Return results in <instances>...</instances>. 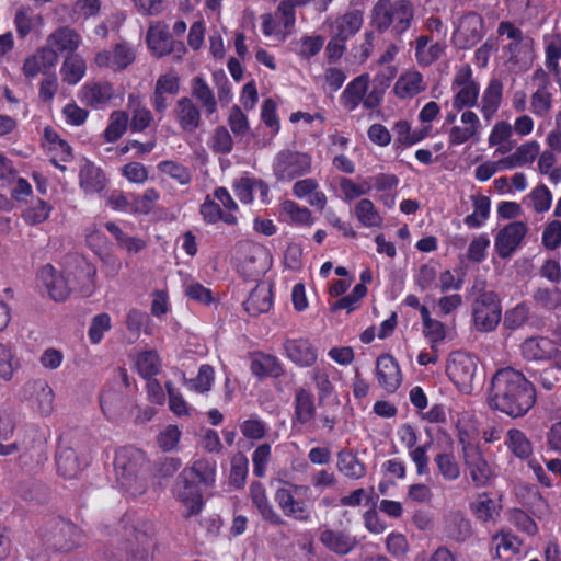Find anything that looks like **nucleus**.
I'll return each instance as SVG.
<instances>
[{
	"instance_id": "1",
	"label": "nucleus",
	"mask_w": 561,
	"mask_h": 561,
	"mask_svg": "<svg viewBox=\"0 0 561 561\" xmlns=\"http://www.w3.org/2000/svg\"><path fill=\"white\" fill-rule=\"evenodd\" d=\"M535 389L525 376L511 368L499 369L491 380L490 407L510 416L525 415L535 403Z\"/></svg>"
},
{
	"instance_id": "2",
	"label": "nucleus",
	"mask_w": 561,
	"mask_h": 561,
	"mask_svg": "<svg viewBox=\"0 0 561 561\" xmlns=\"http://www.w3.org/2000/svg\"><path fill=\"white\" fill-rule=\"evenodd\" d=\"M396 76V69L389 67L385 72L378 73L369 89V76L363 73L354 78L340 96L341 105L348 112L355 111L360 103L367 110L378 107L385 95L386 89Z\"/></svg>"
},
{
	"instance_id": "3",
	"label": "nucleus",
	"mask_w": 561,
	"mask_h": 561,
	"mask_svg": "<svg viewBox=\"0 0 561 561\" xmlns=\"http://www.w3.org/2000/svg\"><path fill=\"white\" fill-rule=\"evenodd\" d=\"M414 19L409 0H378L370 12V23L379 32L390 31L396 37L405 33Z\"/></svg>"
},
{
	"instance_id": "4",
	"label": "nucleus",
	"mask_w": 561,
	"mask_h": 561,
	"mask_svg": "<svg viewBox=\"0 0 561 561\" xmlns=\"http://www.w3.org/2000/svg\"><path fill=\"white\" fill-rule=\"evenodd\" d=\"M146 465V456L140 449L133 446L119 448L114 459L117 481L123 488L141 493L144 484L140 480Z\"/></svg>"
},
{
	"instance_id": "5",
	"label": "nucleus",
	"mask_w": 561,
	"mask_h": 561,
	"mask_svg": "<svg viewBox=\"0 0 561 561\" xmlns=\"http://www.w3.org/2000/svg\"><path fill=\"white\" fill-rule=\"evenodd\" d=\"M272 168L278 181L291 182L311 172L312 158L306 152L283 149L274 157Z\"/></svg>"
},
{
	"instance_id": "6",
	"label": "nucleus",
	"mask_w": 561,
	"mask_h": 561,
	"mask_svg": "<svg viewBox=\"0 0 561 561\" xmlns=\"http://www.w3.org/2000/svg\"><path fill=\"white\" fill-rule=\"evenodd\" d=\"M81 530L71 522L58 518L43 535V541L48 549L67 553L83 543Z\"/></svg>"
},
{
	"instance_id": "7",
	"label": "nucleus",
	"mask_w": 561,
	"mask_h": 561,
	"mask_svg": "<svg viewBox=\"0 0 561 561\" xmlns=\"http://www.w3.org/2000/svg\"><path fill=\"white\" fill-rule=\"evenodd\" d=\"M502 308L494 291L482 290L472 304L473 323L480 332H492L501 321Z\"/></svg>"
},
{
	"instance_id": "8",
	"label": "nucleus",
	"mask_w": 561,
	"mask_h": 561,
	"mask_svg": "<svg viewBox=\"0 0 561 561\" xmlns=\"http://www.w3.org/2000/svg\"><path fill=\"white\" fill-rule=\"evenodd\" d=\"M478 370V359L466 352L456 351L449 356L446 371L450 380L463 392H470Z\"/></svg>"
},
{
	"instance_id": "9",
	"label": "nucleus",
	"mask_w": 561,
	"mask_h": 561,
	"mask_svg": "<svg viewBox=\"0 0 561 561\" xmlns=\"http://www.w3.org/2000/svg\"><path fill=\"white\" fill-rule=\"evenodd\" d=\"M311 0H283L279 2L276 9V16L280 15L282 23H277L271 13L263 14L262 19V31L266 36L275 35L278 38H285V36L291 33L296 22V5H305L310 3Z\"/></svg>"
},
{
	"instance_id": "10",
	"label": "nucleus",
	"mask_w": 561,
	"mask_h": 561,
	"mask_svg": "<svg viewBox=\"0 0 561 561\" xmlns=\"http://www.w3.org/2000/svg\"><path fill=\"white\" fill-rule=\"evenodd\" d=\"M14 426L15 423L12 412L5 409H0V455L5 456L18 449H22L24 453L20 455V460L23 465L27 466L30 463L26 459L28 454L32 461L35 460L36 462H39L42 443L38 442L37 444H32V446L26 444L19 446L18 443L3 444V442L8 440L13 434Z\"/></svg>"
},
{
	"instance_id": "11",
	"label": "nucleus",
	"mask_w": 561,
	"mask_h": 561,
	"mask_svg": "<svg viewBox=\"0 0 561 561\" xmlns=\"http://www.w3.org/2000/svg\"><path fill=\"white\" fill-rule=\"evenodd\" d=\"M173 495L182 505V515L186 518L199 514L204 506L203 494L198 484L182 471L174 483Z\"/></svg>"
},
{
	"instance_id": "12",
	"label": "nucleus",
	"mask_w": 561,
	"mask_h": 561,
	"mask_svg": "<svg viewBox=\"0 0 561 561\" xmlns=\"http://www.w3.org/2000/svg\"><path fill=\"white\" fill-rule=\"evenodd\" d=\"M451 88L455 91L453 105L456 110L477 105L480 87L473 80V72L469 65L457 69Z\"/></svg>"
},
{
	"instance_id": "13",
	"label": "nucleus",
	"mask_w": 561,
	"mask_h": 561,
	"mask_svg": "<svg viewBox=\"0 0 561 561\" xmlns=\"http://www.w3.org/2000/svg\"><path fill=\"white\" fill-rule=\"evenodd\" d=\"M484 36V22L480 14L468 12L459 18L453 34V42L459 49H469Z\"/></svg>"
},
{
	"instance_id": "14",
	"label": "nucleus",
	"mask_w": 561,
	"mask_h": 561,
	"mask_svg": "<svg viewBox=\"0 0 561 561\" xmlns=\"http://www.w3.org/2000/svg\"><path fill=\"white\" fill-rule=\"evenodd\" d=\"M462 459L473 484L477 488L485 486L493 476V470L481 449L477 445L465 444Z\"/></svg>"
},
{
	"instance_id": "15",
	"label": "nucleus",
	"mask_w": 561,
	"mask_h": 561,
	"mask_svg": "<svg viewBox=\"0 0 561 561\" xmlns=\"http://www.w3.org/2000/svg\"><path fill=\"white\" fill-rule=\"evenodd\" d=\"M520 351L527 360H550L553 367L561 370V351L548 337H529L522 343Z\"/></svg>"
},
{
	"instance_id": "16",
	"label": "nucleus",
	"mask_w": 561,
	"mask_h": 561,
	"mask_svg": "<svg viewBox=\"0 0 561 561\" xmlns=\"http://www.w3.org/2000/svg\"><path fill=\"white\" fill-rule=\"evenodd\" d=\"M24 398L41 416H48L54 410V392L46 380L28 381L24 387Z\"/></svg>"
},
{
	"instance_id": "17",
	"label": "nucleus",
	"mask_w": 561,
	"mask_h": 561,
	"mask_svg": "<svg viewBox=\"0 0 561 561\" xmlns=\"http://www.w3.org/2000/svg\"><path fill=\"white\" fill-rule=\"evenodd\" d=\"M136 54L131 45L126 42L116 44L111 49H103L94 57L99 68H110L119 71L127 68L135 60Z\"/></svg>"
},
{
	"instance_id": "18",
	"label": "nucleus",
	"mask_w": 561,
	"mask_h": 561,
	"mask_svg": "<svg viewBox=\"0 0 561 561\" xmlns=\"http://www.w3.org/2000/svg\"><path fill=\"white\" fill-rule=\"evenodd\" d=\"M528 231L523 221H514L501 229L494 241L495 250L500 257L510 259L520 245Z\"/></svg>"
},
{
	"instance_id": "19",
	"label": "nucleus",
	"mask_w": 561,
	"mask_h": 561,
	"mask_svg": "<svg viewBox=\"0 0 561 561\" xmlns=\"http://www.w3.org/2000/svg\"><path fill=\"white\" fill-rule=\"evenodd\" d=\"M319 541L324 548L337 556L351 553L358 541L347 529H333L328 526L320 528Z\"/></svg>"
},
{
	"instance_id": "20",
	"label": "nucleus",
	"mask_w": 561,
	"mask_h": 561,
	"mask_svg": "<svg viewBox=\"0 0 561 561\" xmlns=\"http://www.w3.org/2000/svg\"><path fill=\"white\" fill-rule=\"evenodd\" d=\"M284 350L288 359L301 368L312 367L318 360V350L307 337L286 339Z\"/></svg>"
},
{
	"instance_id": "21",
	"label": "nucleus",
	"mask_w": 561,
	"mask_h": 561,
	"mask_svg": "<svg viewBox=\"0 0 561 561\" xmlns=\"http://www.w3.org/2000/svg\"><path fill=\"white\" fill-rule=\"evenodd\" d=\"M58 473L66 479H75L82 470V462L68 437L59 439L56 453Z\"/></svg>"
},
{
	"instance_id": "22",
	"label": "nucleus",
	"mask_w": 561,
	"mask_h": 561,
	"mask_svg": "<svg viewBox=\"0 0 561 561\" xmlns=\"http://www.w3.org/2000/svg\"><path fill=\"white\" fill-rule=\"evenodd\" d=\"M173 116L185 133H194L202 126V112L190 96L180 98L173 108Z\"/></svg>"
},
{
	"instance_id": "23",
	"label": "nucleus",
	"mask_w": 561,
	"mask_h": 561,
	"mask_svg": "<svg viewBox=\"0 0 561 561\" xmlns=\"http://www.w3.org/2000/svg\"><path fill=\"white\" fill-rule=\"evenodd\" d=\"M460 122L463 127L454 126L448 133V142L450 147L462 145L471 139L474 141L479 140L481 122L478 115L474 112L467 110L461 114Z\"/></svg>"
},
{
	"instance_id": "24",
	"label": "nucleus",
	"mask_w": 561,
	"mask_h": 561,
	"mask_svg": "<svg viewBox=\"0 0 561 561\" xmlns=\"http://www.w3.org/2000/svg\"><path fill=\"white\" fill-rule=\"evenodd\" d=\"M274 500L285 516L300 522H307L310 518V510L301 500H296L290 488H278Z\"/></svg>"
},
{
	"instance_id": "25",
	"label": "nucleus",
	"mask_w": 561,
	"mask_h": 561,
	"mask_svg": "<svg viewBox=\"0 0 561 561\" xmlns=\"http://www.w3.org/2000/svg\"><path fill=\"white\" fill-rule=\"evenodd\" d=\"M114 96V88L108 82H88L80 92V101L93 108L104 107Z\"/></svg>"
},
{
	"instance_id": "26",
	"label": "nucleus",
	"mask_w": 561,
	"mask_h": 561,
	"mask_svg": "<svg viewBox=\"0 0 561 561\" xmlns=\"http://www.w3.org/2000/svg\"><path fill=\"white\" fill-rule=\"evenodd\" d=\"M100 404L108 420L117 421L126 410L127 400L121 387L110 385L101 393Z\"/></svg>"
},
{
	"instance_id": "27",
	"label": "nucleus",
	"mask_w": 561,
	"mask_h": 561,
	"mask_svg": "<svg viewBox=\"0 0 561 561\" xmlns=\"http://www.w3.org/2000/svg\"><path fill=\"white\" fill-rule=\"evenodd\" d=\"M376 375L379 383L389 392H393L401 383V371L396 359L390 355L377 358Z\"/></svg>"
},
{
	"instance_id": "28",
	"label": "nucleus",
	"mask_w": 561,
	"mask_h": 561,
	"mask_svg": "<svg viewBox=\"0 0 561 561\" xmlns=\"http://www.w3.org/2000/svg\"><path fill=\"white\" fill-rule=\"evenodd\" d=\"M39 277L54 300L62 301L69 296L71 290L69 280L62 274H58L51 265L42 267Z\"/></svg>"
},
{
	"instance_id": "29",
	"label": "nucleus",
	"mask_w": 561,
	"mask_h": 561,
	"mask_svg": "<svg viewBox=\"0 0 561 561\" xmlns=\"http://www.w3.org/2000/svg\"><path fill=\"white\" fill-rule=\"evenodd\" d=\"M250 495L253 505L260 512L262 518L273 526L285 525L284 518L274 510L266 496L265 488L260 482H253L250 486Z\"/></svg>"
},
{
	"instance_id": "30",
	"label": "nucleus",
	"mask_w": 561,
	"mask_h": 561,
	"mask_svg": "<svg viewBox=\"0 0 561 561\" xmlns=\"http://www.w3.org/2000/svg\"><path fill=\"white\" fill-rule=\"evenodd\" d=\"M147 43L158 56H164L175 50V43L164 23L151 25L147 32Z\"/></svg>"
},
{
	"instance_id": "31",
	"label": "nucleus",
	"mask_w": 561,
	"mask_h": 561,
	"mask_svg": "<svg viewBox=\"0 0 561 561\" xmlns=\"http://www.w3.org/2000/svg\"><path fill=\"white\" fill-rule=\"evenodd\" d=\"M243 307L253 317L267 312L272 307V286L267 283L257 284L243 302Z\"/></svg>"
},
{
	"instance_id": "32",
	"label": "nucleus",
	"mask_w": 561,
	"mask_h": 561,
	"mask_svg": "<svg viewBox=\"0 0 561 561\" xmlns=\"http://www.w3.org/2000/svg\"><path fill=\"white\" fill-rule=\"evenodd\" d=\"M295 412L293 424H309L316 416V404L313 394L305 389L298 388L294 400Z\"/></svg>"
},
{
	"instance_id": "33",
	"label": "nucleus",
	"mask_w": 561,
	"mask_h": 561,
	"mask_svg": "<svg viewBox=\"0 0 561 561\" xmlns=\"http://www.w3.org/2000/svg\"><path fill=\"white\" fill-rule=\"evenodd\" d=\"M425 89L426 83L422 73L416 70H410L398 78L393 91L399 99H412Z\"/></svg>"
},
{
	"instance_id": "34",
	"label": "nucleus",
	"mask_w": 561,
	"mask_h": 561,
	"mask_svg": "<svg viewBox=\"0 0 561 561\" xmlns=\"http://www.w3.org/2000/svg\"><path fill=\"white\" fill-rule=\"evenodd\" d=\"M80 35L69 26H61L47 37V44L58 53L72 54L80 46Z\"/></svg>"
},
{
	"instance_id": "35",
	"label": "nucleus",
	"mask_w": 561,
	"mask_h": 561,
	"mask_svg": "<svg viewBox=\"0 0 561 561\" xmlns=\"http://www.w3.org/2000/svg\"><path fill=\"white\" fill-rule=\"evenodd\" d=\"M363 22V12L360 10H352L335 19L331 24V34L347 41L359 31Z\"/></svg>"
},
{
	"instance_id": "36",
	"label": "nucleus",
	"mask_w": 561,
	"mask_h": 561,
	"mask_svg": "<svg viewBox=\"0 0 561 561\" xmlns=\"http://www.w3.org/2000/svg\"><path fill=\"white\" fill-rule=\"evenodd\" d=\"M503 95V83L500 79L493 78L489 81L485 88L481 104L480 112L486 121H490L497 112Z\"/></svg>"
},
{
	"instance_id": "37",
	"label": "nucleus",
	"mask_w": 561,
	"mask_h": 561,
	"mask_svg": "<svg viewBox=\"0 0 561 561\" xmlns=\"http://www.w3.org/2000/svg\"><path fill=\"white\" fill-rule=\"evenodd\" d=\"M444 534L457 542H463L472 536V526L461 513H450L445 518Z\"/></svg>"
},
{
	"instance_id": "38",
	"label": "nucleus",
	"mask_w": 561,
	"mask_h": 561,
	"mask_svg": "<svg viewBox=\"0 0 561 561\" xmlns=\"http://www.w3.org/2000/svg\"><path fill=\"white\" fill-rule=\"evenodd\" d=\"M251 371L259 378L278 377L283 374L279 359L270 354L255 353L251 358Z\"/></svg>"
},
{
	"instance_id": "39",
	"label": "nucleus",
	"mask_w": 561,
	"mask_h": 561,
	"mask_svg": "<svg viewBox=\"0 0 561 561\" xmlns=\"http://www.w3.org/2000/svg\"><path fill=\"white\" fill-rule=\"evenodd\" d=\"M199 214L206 224L214 225L218 221H222L229 226H236L238 224L236 214L226 213L219 203L211 199L210 196H206L204 203L201 205Z\"/></svg>"
},
{
	"instance_id": "40",
	"label": "nucleus",
	"mask_w": 561,
	"mask_h": 561,
	"mask_svg": "<svg viewBox=\"0 0 561 561\" xmlns=\"http://www.w3.org/2000/svg\"><path fill=\"white\" fill-rule=\"evenodd\" d=\"M191 91L192 96L201 103L207 116L217 111L216 95L204 78L194 77L191 82Z\"/></svg>"
},
{
	"instance_id": "41",
	"label": "nucleus",
	"mask_w": 561,
	"mask_h": 561,
	"mask_svg": "<svg viewBox=\"0 0 561 561\" xmlns=\"http://www.w3.org/2000/svg\"><path fill=\"white\" fill-rule=\"evenodd\" d=\"M154 541L146 533H137L127 549V561H153Z\"/></svg>"
},
{
	"instance_id": "42",
	"label": "nucleus",
	"mask_w": 561,
	"mask_h": 561,
	"mask_svg": "<svg viewBox=\"0 0 561 561\" xmlns=\"http://www.w3.org/2000/svg\"><path fill=\"white\" fill-rule=\"evenodd\" d=\"M336 468L343 476L353 480H358L366 474V466L347 449L337 454Z\"/></svg>"
},
{
	"instance_id": "43",
	"label": "nucleus",
	"mask_w": 561,
	"mask_h": 561,
	"mask_svg": "<svg viewBox=\"0 0 561 561\" xmlns=\"http://www.w3.org/2000/svg\"><path fill=\"white\" fill-rule=\"evenodd\" d=\"M445 46L440 43L430 45V37L422 35L415 41V58L417 64L427 67L440 58Z\"/></svg>"
},
{
	"instance_id": "44",
	"label": "nucleus",
	"mask_w": 561,
	"mask_h": 561,
	"mask_svg": "<svg viewBox=\"0 0 561 561\" xmlns=\"http://www.w3.org/2000/svg\"><path fill=\"white\" fill-rule=\"evenodd\" d=\"M504 443L508 450L522 460L529 459L533 455V444L520 430H508Z\"/></svg>"
},
{
	"instance_id": "45",
	"label": "nucleus",
	"mask_w": 561,
	"mask_h": 561,
	"mask_svg": "<svg viewBox=\"0 0 561 561\" xmlns=\"http://www.w3.org/2000/svg\"><path fill=\"white\" fill-rule=\"evenodd\" d=\"M16 493L23 501L34 505L43 504L49 499V489L47 485L33 479L21 482Z\"/></svg>"
},
{
	"instance_id": "46",
	"label": "nucleus",
	"mask_w": 561,
	"mask_h": 561,
	"mask_svg": "<svg viewBox=\"0 0 561 561\" xmlns=\"http://www.w3.org/2000/svg\"><path fill=\"white\" fill-rule=\"evenodd\" d=\"M183 473L195 480L199 479L205 486H210L216 480V461L207 458H201L193 462L191 467L184 468Z\"/></svg>"
},
{
	"instance_id": "47",
	"label": "nucleus",
	"mask_w": 561,
	"mask_h": 561,
	"mask_svg": "<svg viewBox=\"0 0 561 561\" xmlns=\"http://www.w3.org/2000/svg\"><path fill=\"white\" fill-rule=\"evenodd\" d=\"M80 186L85 193H98L105 187V176L102 170L87 162L80 170Z\"/></svg>"
},
{
	"instance_id": "48",
	"label": "nucleus",
	"mask_w": 561,
	"mask_h": 561,
	"mask_svg": "<svg viewBox=\"0 0 561 561\" xmlns=\"http://www.w3.org/2000/svg\"><path fill=\"white\" fill-rule=\"evenodd\" d=\"M334 367L332 365L322 363L310 371V378L318 390L320 401L330 397L334 390V386L330 379Z\"/></svg>"
},
{
	"instance_id": "49",
	"label": "nucleus",
	"mask_w": 561,
	"mask_h": 561,
	"mask_svg": "<svg viewBox=\"0 0 561 561\" xmlns=\"http://www.w3.org/2000/svg\"><path fill=\"white\" fill-rule=\"evenodd\" d=\"M353 213L359 224L366 228L381 227L383 222V218L368 198L358 201L354 206Z\"/></svg>"
},
{
	"instance_id": "50",
	"label": "nucleus",
	"mask_w": 561,
	"mask_h": 561,
	"mask_svg": "<svg viewBox=\"0 0 561 561\" xmlns=\"http://www.w3.org/2000/svg\"><path fill=\"white\" fill-rule=\"evenodd\" d=\"M492 545L497 558L508 560L512 556L519 552L522 543L510 531H500L493 536Z\"/></svg>"
},
{
	"instance_id": "51",
	"label": "nucleus",
	"mask_w": 561,
	"mask_h": 561,
	"mask_svg": "<svg viewBox=\"0 0 561 561\" xmlns=\"http://www.w3.org/2000/svg\"><path fill=\"white\" fill-rule=\"evenodd\" d=\"M85 61L76 54L67 56L62 62L60 73L68 84H77L85 75Z\"/></svg>"
},
{
	"instance_id": "52",
	"label": "nucleus",
	"mask_w": 561,
	"mask_h": 561,
	"mask_svg": "<svg viewBox=\"0 0 561 561\" xmlns=\"http://www.w3.org/2000/svg\"><path fill=\"white\" fill-rule=\"evenodd\" d=\"M552 89H535L530 95L529 111L531 114L539 118H545L549 115L553 105Z\"/></svg>"
},
{
	"instance_id": "53",
	"label": "nucleus",
	"mask_w": 561,
	"mask_h": 561,
	"mask_svg": "<svg viewBox=\"0 0 561 561\" xmlns=\"http://www.w3.org/2000/svg\"><path fill=\"white\" fill-rule=\"evenodd\" d=\"M534 301L547 311L561 308V289L559 287H538L533 293Z\"/></svg>"
},
{
	"instance_id": "54",
	"label": "nucleus",
	"mask_w": 561,
	"mask_h": 561,
	"mask_svg": "<svg viewBox=\"0 0 561 561\" xmlns=\"http://www.w3.org/2000/svg\"><path fill=\"white\" fill-rule=\"evenodd\" d=\"M129 116L124 111H114L110 115V122L104 130V138L107 142H115L127 130Z\"/></svg>"
},
{
	"instance_id": "55",
	"label": "nucleus",
	"mask_w": 561,
	"mask_h": 561,
	"mask_svg": "<svg viewBox=\"0 0 561 561\" xmlns=\"http://www.w3.org/2000/svg\"><path fill=\"white\" fill-rule=\"evenodd\" d=\"M434 462L446 481H455L460 477V467L450 453H439L435 456Z\"/></svg>"
},
{
	"instance_id": "56",
	"label": "nucleus",
	"mask_w": 561,
	"mask_h": 561,
	"mask_svg": "<svg viewBox=\"0 0 561 561\" xmlns=\"http://www.w3.org/2000/svg\"><path fill=\"white\" fill-rule=\"evenodd\" d=\"M136 366L144 378L150 379L160 371V357L154 351H145L138 355Z\"/></svg>"
},
{
	"instance_id": "57",
	"label": "nucleus",
	"mask_w": 561,
	"mask_h": 561,
	"mask_svg": "<svg viewBox=\"0 0 561 561\" xmlns=\"http://www.w3.org/2000/svg\"><path fill=\"white\" fill-rule=\"evenodd\" d=\"M490 198L477 196L473 201L474 210L465 217L463 221L469 228H479L488 219L490 213Z\"/></svg>"
},
{
	"instance_id": "58",
	"label": "nucleus",
	"mask_w": 561,
	"mask_h": 561,
	"mask_svg": "<svg viewBox=\"0 0 561 561\" xmlns=\"http://www.w3.org/2000/svg\"><path fill=\"white\" fill-rule=\"evenodd\" d=\"M20 368V363L15 358L12 348L0 343V378L10 381L14 373Z\"/></svg>"
},
{
	"instance_id": "59",
	"label": "nucleus",
	"mask_w": 561,
	"mask_h": 561,
	"mask_svg": "<svg viewBox=\"0 0 561 561\" xmlns=\"http://www.w3.org/2000/svg\"><path fill=\"white\" fill-rule=\"evenodd\" d=\"M280 211L295 224L308 225L312 221L311 211L307 207H301L290 199H286L282 203Z\"/></svg>"
},
{
	"instance_id": "60",
	"label": "nucleus",
	"mask_w": 561,
	"mask_h": 561,
	"mask_svg": "<svg viewBox=\"0 0 561 561\" xmlns=\"http://www.w3.org/2000/svg\"><path fill=\"white\" fill-rule=\"evenodd\" d=\"M111 317L103 312L94 316L88 330V336L91 343L98 344L102 341L104 333L111 329Z\"/></svg>"
},
{
	"instance_id": "61",
	"label": "nucleus",
	"mask_w": 561,
	"mask_h": 561,
	"mask_svg": "<svg viewBox=\"0 0 561 561\" xmlns=\"http://www.w3.org/2000/svg\"><path fill=\"white\" fill-rule=\"evenodd\" d=\"M210 147L217 153L227 154L232 151L233 139L225 126H219L214 130Z\"/></svg>"
},
{
	"instance_id": "62",
	"label": "nucleus",
	"mask_w": 561,
	"mask_h": 561,
	"mask_svg": "<svg viewBox=\"0 0 561 561\" xmlns=\"http://www.w3.org/2000/svg\"><path fill=\"white\" fill-rule=\"evenodd\" d=\"M51 209L48 203L37 199L23 213V218L30 225H38L49 217Z\"/></svg>"
},
{
	"instance_id": "63",
	"label": "nucleus",
	"mask_w": 561,
	"mask_h": 561,
	"mask_svg": "<svg viewBox=\"0 0 561 561\" xmlns=\"http://www.w3.org/2000/svg\"><path fill=\"white\" fill-rule=\"evenodd\" d=\"M159 197L160 194L156 188H147L142 195L133 196L131 210L138 214H148Z\"/></svg>"
},
{
	"instance_id": "64",
	"label": "nucleus",
	"mask_w": 561,
	"mask_h": 561,
	"mask_svg": "<svg viewBox=\"0 0 561 561\" xmlns=\"http://www.w3.org/2000/svg\"><path fill=\"white\" fill-rule=\"evenodd\" d=\"M214 381V369L209 365H202L195 378L186 381L190 389L197 392H206L211 388Z\"/></svg>"
}]
</instances>
